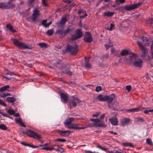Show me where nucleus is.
Wrapping results in <instances>:
<instances>
[{
	"instance_id": "a878e982",
	"label": "nucleus",
	"mask_w": 153,
	"mask_h": 153,
	"mask_svg": "<svg viewBox=\"0 0 153 153\" xmlns=\"http://www.w3.org/2000/svg\"><path fill=\"white\" fill-rule=\"evenodd\" d=\"M6 100L9 103H13L16 101L15 98L12 97H9L6 98Z\"/></svg>"
},
{
	"instance_id": "79ce46f5",
	"label": "nucleus",
	"mask_w": 153,
	"mask_h": 153,
	"mask_svg": "<svg viewBox=\"0 0 153 153\" xmlns=\"http://www.w3.org/2000/svg\"><path fill=\"white\" fill-rule=\"evenodd\" d=\"M42 149V150H45L47 151H52L54 150V148H50L47 147H43Z\"/></svg>"
},
{
	"instance_id": "2eb2a0df",
	"label": "nucleus",
	"mask_w": 153,
	"mask_h": 153,
	"mask_svg": "<svg viewBox=\"0 0 153 153\" xmlns=\"http://www.w3.org/2000/svg\"><path fill=\"white\" fill-rule=\"evenodd\" d=\"M131 121L129 118H125L120 120V123L121 126H124L128 125Z\"/></svg>"
},
{
	"instance_id": "e433bc0d",
	"label": "nucleus",
	"mask_w": 153,
	"mask_h": 153,
	"mask_svg": "<svg viewBox=\"0 0 153 153\" xmlns=\"http://www.w3.org/2000/svg\"><path fill=\"white\" fill-rule=\"evenodd\" d=\"M7 112L10 115H13L15 113L14 110L13 109H9L7 111Z\"/></svg>"
},
{
	"instance_id": "412c9836",
	"label": "nucleus",
	"mask_w": 153,
	"mask_h": 153,
	"mask_svg": "<svg viewBox=\"0 0 153 153\" xmlns=\"http://www.w3.org/2000/svg\"><path fill=\"white\" fill-rule=\"evenodd\" d=\"M131 53H133V52H129V51L127 50H122L121 53H120V55L122 56H125L126 55H127L128 54H129L128 56H126L125 57V58L126 57L128 56L129 55H130Z\"/></svg>"
},
{
	"instance_id": "7ed1b4c3",
	"label": "nucleus",
	"mask_w": 153,
	"mask_h": 153,
	"mask_svg": "<svg viewBox=\"0 0 153 153\" xmlns=\"http://www.w3.org/2000/svg\"><path fill=\"white\" fill-rule=\"evenodd\" d=\"M73 45H71L67 44L66 50L68 51L71 54L74 55L77 53L79 50L78 45L76 42H74Z\"/></svg>"
},
{
	"instance_id": "5701e85b",
	"label": "nucleus",
	"mask_w": 153,
	"mask_h": 153,
	"mask_svg": "<svg viewBox=\"0 0 153 153\" xmlns=\"http://www.w3.org/2000/svg\"><path fill=\"white\" fill-rule=\"evenodd\" d=\"M89 59L90 57L85 58V66L88 68H91V65L88 62Z\"/></svg>"
},
{
	"instance_id": "37998d69",
	"label": "nucleus",
	"mask_w": 153,
	"mask_h": 153,
	"mask_svg": "<svg viewBox=\"0 0 153 153\" xmlns=\"http://www.w3.org/2000/svg\"><path fill=\"white\" fill-rule=\"evenodd\" d=\"M0 129L3 130H6L7 128L4 124H0Z\"/></svg>"
},
{
	"instance_id": "13d9d810",
	"label": "nucleus",
	"mask_w": 153,
	"mask_h": 153,
	"mask_svg": "<svg viewBox=\"0 0 153 153\" xmlns=\"http://www.w3.org/2000/svg\"><path fill=\"white\" fill-rule=\"evenodd\" d=\"M116 1L117 3L123 4L125 2V0H116Z\"/></svg>"
},
{
	"instance_id": "2f4dec72",
	"label": "nucleus",
	"mask_w": 153,
	"mask_h": 153,
	"mask_svg": "<svg viewBox=\"0 0 153 153\" xmlns=\"http://www.w3.org/2000/svg\"><path fill=\"white\" fill-rule=\"evenodd\" d=\"M85 13V16H80V18H85V17L86 16H87V13L85 11H84L83 10H80L78 12V13L79 15H80L82 13Z\"/></svg>"
},
{
	"instance_id": "aec40b11",
	"label": "nucleus",
	"mask_w": 153,
	"mask_h": 153,
	"mask_svg": "<svg viewBox=\"0 0 153 153\" xmlns=\"http://www.w3.org/2000/svg\"><path fill=\"white\" fill-rule=\"evenodd\" d=\"M143 110V108L141 107H139L136 108H131L126 110L127 112H137L142 111Z\"/></svg>"
},
{
	"instance_id": "5fc2aeb1",
	"label": "nucleus",
	"mask_w": 153,
	"mask_h": 153,
	"mask_svg": "<svg viewBox=\"0 0 153 153\" xmlns=\"http://www.w3.org/2000/svg\"><path fill=\"white\" fill-rule=\"evenodd\" d=\"M147 22L148 23L150 24H153V18H150L147 20Z\"/></svg>"
},
{
	"instance_id": "f257e3e1",
	"label": "nucleus",
	"mask_w": 153,
	"mask_h": 153,
	"mask_svg": "<svg viewBox=\"0 0 153 153\" xmlns=\"http://www.w3.org/2000/svg\"><path fill=\"white\" fill-rule=\"evenodd\" d=\"M125 60L127 63L129 64L132 63L134 66L137 68H141L143 63L142 60L138 58L137 55L134 53H131L130 55L126 57Z\"/></svg>"
},
{
	"instance_id": "680f3d73",
	"label": "nucleus",
	"mask_w": 153,
	"mask_h": 153,
	"mask_svg": "<svg viewBox=\"0 0 153 153\" xmlns=\"http://www.w3.org/2000/svg\"><path fill=\"white\" fill-rule=\"evenodd\" d=\"M0 105H3L4 106H6V105L5 103L3 101L0 99Z\"/></svg>"
},
{
	"instance_id": "393cba45",
	"label": "nucleus",
	"mask_w": 153,
	"mask_h": 153,
	"mask_svg": "<svg viewBox=\"0 0 153 153\" xmlns=\"http://www.w3.org/2000/svg\"><path fill=\"white\" fill-rule=\"evenodd\" d=\"M122 145L123 146L125 147H129L131 148H133L134 147V145L131 143H123L122 144Z\"/></svg>"
},
{
	"instance_id": "052dcab7",
	"label": "nucleus",
	"mask_w": 153,
	"mask_h": 153,
	"mask_svg": "<svg viewBox=\"0 0 153 153\" xmlns=\"http://www.w3.org/2000/svg\"><path fill=\"white\" fill-rule=\"evenodd\" d=\"M151 54L153 57V43H152L151 45Z\"/></svg>"
},
{
	"instance_id": "603ef678",
	"label": "nucleus",
	"mask_w": 153,
	"mask_h": 153,
	"mask_svg": "<svg viewBox=\"0 0 153 153\" xmlns=\"http://www.w3.org/2000/svg\"><path fill=\"white\" fill-rule=\"evenodd\" d=\"M63 73L67 74L69 75H71L72 74V72L69 70H66L65 71H63Z\"/></svg>"
},
{
	"instance_id": "c9c22d12",
	"label": "nucleus",
	"mask_w": 153,
	"mask_h": 153,
	"mask_svg": "<svg viewBox=\"0 0 153 153\" xmlns=\"http://www.w3.org/2000/svg\"><path fill=\"white\" fill-rule=\"evenodd\" d=\"M57 148H54V150L56 152H59L61 153H62L64 152V150L62 148L59 147L58 145L57 146Z\"/></svg>"
},
{
	"instance_id": "bb28decb",
	"label": "nucleus",
	"mask_w": 153,
	"mask_h": 153,
	"mask_svg": "<svg viewBox=\"0 0 153 153\" xmlns=\"http://www.w3.org/2000/svg\"><path fill=\"white\" fill-rule=\"evenodd\" d=\"M11 94L10 93H6V92H1L0 94V96L1 98H5L8 96H10Z\"/></svg>"
},
{
	"instance_id": "9b49d317",
	"label": "nucleus",
	"mask_w": 153,
	"mask_h": 153,
	"mask_svg": "<svg viewBox=\"0 0 153 153\" xmlns=\"http://www.w3.org/2000/svg\"><path fill=\"white\" fill-rule=\"evenodd\" d=\"M87 128L86 126H83L82 125L80 124L72 123L69 126V128L81 130Z\"/></svg>"
},
{
	"instance_id": "c756f323",
	"label": "nucleus",
	"mask_w": 153,
	"mask_h": 153,
	"mask_svg": "<svg viewBox=\"0 0 153 153\" xmlns=\"http://www.w3.org/2000/svg\"><path fill=\"white\" fill-rule=\"evenodd\" d=\"M97 99L100 101H105V96L104 97L102 94L98 95L97 96Z\"/></svg>"
},
{
	"instance_id": "a18cd8bd",
	"label": "nucleus",
	"mask_w": 153,
	"mask_h": 153,
	"mask_svg": "<svg viewBox=\"0 0 153 153\" xmlns=\"http://www.w3.org/2000/svg\"><path fill=\"white\" fill-rule=\"evenodd\" d=\"M90 120L95 123H99L101 122V120L99 119H91Z\"/></svg>"
},
{
	"instance_id": "9d476101",
	"label": "nucleus",
	"mask_w": 153,
	"mask_h": 153,
	"mask_svg": "<svg viewBox=\"0 0 153 153\" xmlns=\"http://www.w3.org/2000/svg\"><path fill=\"white\" fill-rule=\"evenodd\" d=\"M40 15L39 10L38 8H36L33 10L32 16L30 18L32 21L35 22Z\"/></svg>"
},
{
	"instance_id": "423d86ee",
	"label": "nucleus",
	"mask_w": 153,
	"mask_h": 153,
	"mask_svg": "<svg viewBox=\"0 0 153 153\" xmlns=\"http://www.w3.org/2000/svg\"><path fill=\"white\" fill-rule=\"evenodd\" d=\"M26 133L29 136L33 138L37 139L39 140H40L42 138L40 134L35 132L31 130H27Z\"/></svg>"
},
{
	"instance_id": "f3484780",
	"label": "nucleus",
	"mask_w": 153,
	"mask_h": 153,
	"mask_svg": "<svg viewBox=\"0 0 153 153\" xmlns=\"http://www.w3.org/2000/svg\"><path fill=\"white\" fill-rule=\"evenodd\" d=\"M71 132L70 131L68 130H60L59 131V133L61 136L65 137L68 136Z\"/></svg>"
},
{
	"instance_id": "4d7b16f0",
	"label": "nucleus",
	"mask_w": 153,
	"mask_h": 153,
	"mask_svg": "<svg viewBox=\"0 0 153 153\" xmlns=\"http://www.w3.org/2000/svg\"><path fill=\"white\" fill-rule=\"evenodd\" d=\"M97 147L101 149L102 150H103V151H106V148H105L104 147H102L100 146H97Z\"/></svg>"
},
{
	"instance_id": "4468645a",
	"label": "nucleus",
	"mask_w": 153,
	"mask_h": 153,
	"mask_svg": "<svg viewBox=\"0 0 153 153\" xmlns=\"http://www.w3.org/2000/svg\"><path fill=\"white\" fill-rule=\"evenodd\" d=\"M67 21V17L66 16H64L61 18L59 21L56 23V24L58 27L63 26Z\"/></svg>"
},
{
	"instance_id": "bf43d9fd",
	"label": "nucleus",
	"mask_w": 153,
	"mask_h": 153,
	"mask_svg": "<svg viewBox=\"0 0 153 153\" xmlns=\"http://www.w3.org/2000/svg\"><path fill=\"white\" fill-rule=\"evenodd\" d=\"M42 4L45 7L48 6L45 0H42Z\"/></svg>"
},
{
	"instance_id": "a211bd4d",
	"label": "nucleus",
	"mask_w": 153,
	"mask_h": 153,
	"mask_svg": "<svg viewBox=\"0 0 153 153\" xmlns=\"http://www.w3.org/2000/svg\"><path fill=\"white\" fill-rule=\"evenodd\" d=\"M109 120L113 125H117L118 124V121L116 117H112Z\"/></svg>"
},
{
	"instance_id": "20e7f679",
	"label": "nucleus",
	"mask_w": 153,
	"mask_h": 153,
	"mask_svg": "<svg viewBox=\"0 0 153 153\" xmlns=\"http://www.w3.org/2000/svg\"><path fill=\"white\" fill-rule=\"evenodd\" d=\"M72 99H71L69 101V106L71 108L72 107H75L77 105V103L79 102V99L76 95H74L71 97Z\"/></svg>"
},
{
	"instance_id": "0eeeda50",
	"label": "nucleus",
	"mask_w": 153,
	"mask_h": 153,
	"mask_svg": "<svg viewBox=\"0 0 153 153\" xmlns=\"http://www.w3.org/2000/svg\"><path fill=\"white\" fill-rule=\"evenodd\" d=\"M70 30V29L69 27L65 30H64L63 29H57L56 30L55 34H59L60 37L63 38L68 33Z\"/></svg>"
},
{
	"instance_id": "39448f33",
	"label": "nucleus",
	"mask_w": 153,
	"mask_h": 153,
	"mask_svg": "<svg viewBox=\"0 0 153 153\" xmlns=\"http://www.w3.org/2000/svg\"><path fill=\"white\" fill-rule=\"evenodd\" d=\"M143 2H140L133 4H127L125 5V8L126 10L130 11L137 9L143 4Z\"/></svg>"
},
{
	"instance_id": "cd10ccee",
	"label": "nucleus",
	"mask_w": 153,
	"mask_h": 153,
	"mask_svg": "<svg viewBox=\"0 0 153 153\" xmlns=\"http://www.w3.org/2000/svg\"><path fill=\"white\" fill-rule=\"evenodd\" d=\"M7 28L11 32L14 33L16 32L15 30L13 29V27L10 24H7L6 25Z\"/></svg>"
},
{
	"instance_id": "de8ad7c7",
	"label": "nucleus",
	"mask_w": 153,
	"mask_h": 153,
	"mask_svg": "<svg viewBox=\"0 0 153 153\" xmlns=\"http://www.w3.org/2000/svg\"><path fill=\"white\" fill-rule=\"evenodd\" d=\"M55 141L61 142H65L66 141V140L65 139L58 138L56 139Z\"/></svg>"
},
{
	"instance_id": "69168bd1",
	"label": "nucleus",
	"mask_w": 153,
	"mask_h": 153,
	"mask_svg": "<svg viewBox=\"0 0 153 153\" xmlns=\"http://www.w3.org/2000/svg\"><path fill=\"white\" fill-rule=\"evenodd\" d=\"M33 148H38L39 147H40L39 146H35V145H31L29 144V146Z\"/></svg>"
},
{
	"instance_id": "e2e57ef3",
	"label": "nucleus",
	"mask_w": 153,
	"mask_h": 153,
	"mask_svg": "<svg viewBox=\"0 0 153 153\" xmlns=\"http://www.w3.org/2000/svg\"><path fill=\"white\" fill-rule=\"evenodd\" d=\"M111 51L112 53L115 54L116 53V51L114 48H112L111 49Z\"/></svg>"
},
{
	"instance_id": "4c0bfd02",
	"label": "nucleus",
	"mask_w": 153,
	"mask_h": 153,
	"mask_svg": "<svg viewBox=\"0 0 153 153\" xmlns=\"http://www.w3.org/2000/svg\"><path fill=\"white\" fill-rule=\"evenodd\" d=\"M53 29H51L50 30H48L46 32V33L48 36H51L53 34Z\"/></svg>"
},
{
	"instance_id": "3c124183",
	"label": "nucleus",
	"mask_w": 153,
	"mask_h": 153,
	"mask_svg": "<svg viewBox=\"0 0 153 153\" xmlns=\"http://www.w3.org/2000/svg\"><path fill=\"white\" fill-rule=\"evenodd\" d=\"M113 46V45H110V43H109V44H105V47L106 48V49L107 50L110 47Z\"/></svg>"
},
{
	"instance_id": "864d4df0",
	"label": "nucleus",
	"mask_w": 153,
	"mask_h": 153,
	"mask_svg": "<svg viewBox=\"0 0 153 153\" xmlns=\"http://www.w3.org/2000/svg\"><path fill=\"white\" fill-rule=\"evenodd\" d=\"M47 21V19H45L42 20L41 22L42 24L45 27L46 25V23Z\"/></svg>"
},
{
	"instance_id": "f03ea898",
	"label": "nucleus",
	"mask_w": 153,
	"mask_h": 153,
	"mask_svg": "<svg viewBox=\"0 0 153 153\" xmlns=\"http://www.w3.org/2000/svg\"><path fill=\"white\" fill-rule=\"evenodd\" d=\"M115 97V95L114 94L105 96V101H107L108 102V105L109 108L115 109L116 107L119 106V103L117 101L114 102V104L111 105V103L114 99Z\"/></svg>"
},
{
	"instance_id": "49530a36",
	"label": "nucleus",
	"mask_w": 153,
	"mask_h": 153,
	"mask_svg": "<svg viewBox=\"0 0 153 153\" xmlns=\"http://www.w3.org/2000/svg\"><path fill=\"white\" fill-rule=\"evenodd\" d=\"M102 90V87L101 86H97L95 88V91L97 92H99Z\"/></svg>"
},
{
	"instance_id": "6e6d98bb",
	"label": "nucleus",
	"mask_w": 153,
	"mask_h": 153,
	"mask_svg": "<svg viewBox=\"0 0 153 153\" xmlns=\"http://www.w3.org/2000/svg\"><path fill=\"white\" fill-rule=\"evenodd\" d=\"M15 121L17 123H20L22 121V120L20 118H16L15 119Z\"/></svg>"
},
{
	"instance_id": "7c9ffc66",
	"label": "nucleus",
	"mask_w": 153,
	"mask_h": 153,
	"mask_svg": "<svg viewBox=\"0 0 153 153\" xmlns=\"http://www.w3.org/2000/svg\"><path fill=\"white\" fill-rule=\"evenodd\" d=\"M115 28L114 24L113 23H111L110 26H108L107 27V29L111 31Z\"/></svg>"
},
{
	"instance_id": "774afa93",
	"label": "nucleus",
	"mask_w": 153,
	"mask_h": 153,
	"mask_svg": "<svg viewBox=\"0 0 153 153\" xmlns=\"http://www.w3.org/2000/svg\"><path fill=\"white\" fill-rule=\"evenodd\" d=\"M0 114H2L3 116L7 117V114L5 113H4L2 111H0Z\"/></svg>"
},
{
	"instance_id": "c85d7f7f",
	"label": "nucleus",
	"mask_w": 153,
	"mask_h": 153,
	"mask_svg": "<svg viewBox=\"0 0 153 153\" xmlns=\"http://www.w3.org/2000/svg\"><path fill=\"white\" fill-rule=\"evenodd\" d=\"M93 126L97 127H102L103 126L104 127H106V125L103 122H102L101 123H94L93 124Z\"/></svg>"
},
{
	"instance_id": "58836bf2",
	"label": "nucleus",
	"mask_w": 153,
	"mask_h": 153,
	"mask_svg": "<svg viewBox=\"0 0 153 153\" xmlns=\"http://www.w3.org/2000/svg\"><path fill=\"white\" fill-rule=\"evenodd\" d=\"M13 0H11L10 1L6 3V4H8V5L10 7L8 9L12 8L14 7L15 4L13 3H12V1H13Z\"/></svg>"
},
{
	"instance_id": "0e129e2a",
	"label": "nucleus",
	"mask_w": 153,
	"mask_h": 153,
	"mask_svg": "<svg viewBox=\"0 0 153 153\" xmlns=\"http://www.w3.org/2000/svg\"><path fill=\"white\" fill-rule=\"evenodd\" d=\"M127 23V22L126 20H124L120 23V25H126Z\"/></svg>"
},
{
	"instance_id": "c03bdc74",
	"label": "nucleus",
	"mask_w": 153,
	"mask_h": 153,
	"mask_svg": "<svg viewBox=\"0 0 153 153\" xmlns=\"http://www.w3.org/2000/svg\"><path fill=\"white\" fill-rule=\"evenodd\" d=\"M146 142L149 145H152V142L150 139L147 138L146 140Z\"/></svg>"
},
{
	"instance_id": "338daca9",
	"label": "nucleus",
	"mask_w": 153,
	"mask_h": 153,
	"mask_svg": "<svg viewBox=\"0 0 153 153\" xmlns=\"http://www.w3.org/2000/svg\"><path fill=\"white\" fill-rule=\"evenodd\" d=\"M21 143L24 145V146H29V144H28V143H26L25 142H21Z\"/></svg>"
},
{
	"instance_id": "4be33fe9",
	"label": "nucleus",
	"mask_w": 153,
	"mask_h": 153,
	"mask_svg": "<svg viewBox=\"0 0 153 153\" xmlns=\"http://www.w3.org/2000/svg\"><path fill=\"white\" fill-rule=\"evenodd\" d=\"M115 13L114 12L107 11L104 13L103 14V16H104L107 17H111L115 14Z\"/></svg>"
},
{
	"instance_id": "ea45409f",
	"label": "nucleus",
	"mask_w": 153,
	"mask_h": 153,
	"mask_svg": "<svg viewBox=\"0 0 153 153\" xmlns=\"http://www.w3.org/2000/svg\"><path fill=\"white\" fill-rule=\"evenodd\" d=\"M38 45L41 48H46L48 47L47 44L44 42L39 43Z\"/></svg>"
},
{
	"instance_id": "8fccbe9b",
	"label": "nucleus",
	"mask_w": 153,
	"mask_h": 153,
	"mask_svg": "<svg viewBox=\"0 0 153 153\" xmlns=\"http://www.w3.org/2000/svg\"><path fill=\"white\" fill-rule=\"evenodd\" d=\"M101 113L100 111L97 112H96V114H93L92 116L93 117H98Z\"/></svg>"
},
{
	"instance_id": "a19ab883",
	"label": "nucleus",
	"mask_w": 153,
	"mask_h": 153,
	"mask_svg": "<svg viewBox=\"0 0 153 153\" xmlns=\"http://www.w3.org/2000/svg\"><path fill=\"white\" fill-rule=\"evenodd\" d=\"M141 39L143 42H148L149 41V38H148L147 37H146L143 36H142L141 37Z\"/></svg>"
},
{
	"instance_id": "dca6fc26",
	"label": "nucleus",
	"mask_w": 153,
	"mask_h": 153,
	"mask_svg": "<svg viewBox=\"0 0 153 153\" xmlns=\"http://www.w3.org/2000/svg\"><path fill=\"white\" fill-rule=\"evenodd\" d=\"M61 101L63 103H65L67 102L68 97L67 95L64 93L61 94Z\"/></svg>"
},
{
	"instance_id": "f8f14e48",
	"label": "nucleus",
	"mask_w": 153,
	"mask_h": 153,
	"mask_svg": "<svg viewBox=\"0 0 153 153\" xmlns=\"http://www.w3.org/2000/svg\"><path fill=\"white\" fill-rule=\"evenodd\" d=\"M137 44L143 53L142 56L144 57L148 53V50L144 46L141 42L137 41Z\"/></svg>"
},
{
	"instance_id": "09e8293b",
	"label": "nucleus",
	"mask_w": 153,
	"mask_h": 153,
	"mask_svg": "<svg viewBox=\"0 0 153 153\" xmlns=\"http://www.w3.org/2000/svg\"><path fill=\"white\" fill-rule=\"evenodd\" d=\"M131 87L130 85H127L126 86V90L127 91V92L129 93L131 89Z\"/></svg>"
},
{
	"instance_id": "72a5a7b5",
	"label": "nucleus",
	"mask_w": 153,
	"mask_h": 153,
	"mask_svg": "<svg viewBox=\"0 0 153 153\" xmlns=\"http://www.w3.org/2000/svg\"><path fill=\"white\" fill-rule=\"evenodd\" d=\"M116 10L122 12L123 13L125 12V10H126L125 8V6L123 7H120L118 8H116Z\"/></svg>"
},
{
	"instance_id": "1a4fd4ad",
	"label": "nucleus",
	"mask_w": 153,
	"mask_h": 153,
	"mask_svg": "<svg viewBox=\"0 0 153 153\" xmlns=\"http://www.w3.org/2000/svg\"><path fill=\"white\" fill-rule=\"evenodd\" d=\"M13 40V42L15 45L22 48L23 49H29V47L27 45H25L23 42H19L18 40L16 39H11Z\"/></svg>"
},
{
	"instance_id": "ddd939ff",
	"label": "nucleus",
	"mask_w": 153,
	"mask_h": 153,
	"mask_svg": "<svg viewBox=\"0 0 153 153\" xmlns=\"http://www.w3.org/2000/svg\"><path fill=\"white\" fill-rule=\"evenodd\" d=\"M84 41L87 43H91L93 41L92 37L89 32H86V36L84 38Z\"/></svg>"
},
{
	"instance_id": "473e14b6",
	"label": "nucleus",
	"mask_w": 153,
	"mask_h": 153,
	"mask_svg": "<svg viewBox=\"0 0 153 153\" xmlns=\"http://www.w3.org/2000/svg\"><path fill=\"white\" fill-rule=\"evenodd\" d=\"M9 88L10 86L8 85L4 86L0 88V92H4V91L6 90Z\"/></svg>"
},
{
	"instance_id": "6ab92c4d",
	"label": "nucleus",
	"mask_w": 153,
	"mask_h": 153,
	"mask_svg": "<svg viewBox=\"0 0 153 153\" xmlns=\"http://www.w3.org/2000/svg\"><path fill=\"white\" fill-rule=\"evenodd\" d=\"M74 120V119L73 117H70L68 119L65 120L64 123L65 126H68L69 128V126L72 123L71 122L73 121Z\"/></svg>"
},
{
	"instance_id": "6e6552de",
	"label": "nucleus",
	"mask_w": 153,
	"mask_h": 153,
	"mask_svg": "<svg viewBox=\"0 0 153 153\" xmlns=\"http://www.w3.org/2000/svg\"><path fill=\"white\" fill-rule=\"evenodd\" d=\"M82 36V33L81 29H77L75 31V34L71 36V39L73 40L81 38Z\"/></svg>"
},
{
	"instance_id": "b1692460",
	"label": "nucleus",
	"mask_w": 153,
	"mask_h": 153,
	"mask_svg": "<svg viewBox=\"0 0 153 153\" xmlns=\"http://www.w3.org/2000/svg\"><path fill=\"white\" fill-rule=\"evenodd\" d=\"M8 4L0 3V8L8 9L10 7L8 5Z\"/></svg>"
},
{
	"instance_id": "f704fd0d",
	"label": "nucleus",
	"mask_w": 153,
	"mask_h": 153,
	"mask_svg": "<svg viewBox=\"0 0 153 153\" xmlns=\"http://www.w3.org/2000/svg\"><path fill=\"white\" fill-rule=\"evenodd\" d=\"M144 114H152L153 113V109L152 110H145L144 111Z\"/></svg>"
}]
</instances>
